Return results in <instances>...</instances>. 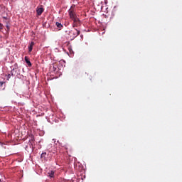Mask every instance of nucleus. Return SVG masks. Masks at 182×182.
<instances>
[{"label": "nucleus", "mask_w": 182, "mask_h": 182, "mask_svg": "<svg viewBox=\"0 0 182 182\" xmlns=\"http://www.w3.org/2000/svg\"><path fill=\"white\" fill-rule=\"evenodd\" d=\"M45 155H46V152H44V153L41 154V157H44Z\"/></svg>", "instance_id": "15"}, {"label": "nucleus", "mask_w": 182, "mask_h": 182, "mask_svg": "<svg viewBox=\"0 0 182 182\" xmlns=\"http://www.w3.org/2000/svg\"><path fill=\"white\" fill-rule=\"evenodd\" d=\"M25 62L27 63L28 66L31 67V61L28 60V57H25Z\"/></svg>", "instance_id": "8"}, {"label": "nucleus", "mask_w": 182, "mask_h": 182, "mask_svg": "<svg viewBox=\"0 0 182 182\" xmlns=\"http://www.w3.org/2000/svg\"><path fill=\"white\" fill-rule=\"evenodd\" d=\"M0 84H1V85H2V82H0Z\"/></svg>", "instance_id": "17"}, {"label": "nucleus", "mask_w": 182, "mask_h": 182, "mask_svg": "<svg viewBox=\"0 0 182 182\" xmlns=\"http://www.w3.org/2000/svg\"><path fill=\"white\" fill-rule=\"evenodd\" d=\"M57 68L58 67L54 64H52L50 66V70L52 72H56Z\"/></svg>", "instance_id": "6"}, {"label": "nucleus", "mask_w": 182, "mask_h": 182, "mask_svg": "<svg viewBox=\"0 0 182 182\" xmlns=\"http://www.w3.org/2000/svg\"><path fill=\"white\" fill-rule=\"evenodd\" d=\"M37 15L41 16L42 15L43 10V8H39L38 9H37Z\"/></svg>", "instance_id": "7"}, {"label": "nucleus", "mask_w": 182, "mask_h": 182, "mask_svg": "<svg viewBox=\"0 0 182 182\" xmlns=\"http://www.w3.org/2000/svg\"><path fill=\"white\" fill-rule=\"evenodd\" d=\"M73 21V28H75V27H77L80 25V21L78 19H72Z\"/></svg>", "instance_id": "3"}, {"label": "nucleus", "mask_w": 182, "mask_h": 182, "mask_svg": "<svg viewBox=\"0 0 182 182\" xmlns=\"http://www.w3.org/2000/svg\"><path fill=\"white\" fill-rule=\"evenodd\" d=\"M56 26H57V28H63V25L60 24V23H59V22H56Z\"/></svg>", "instance_id": "9"}, {"label": "nucleus", "mask_w": 182, "mask_h": 182, "mask_svg": "<svg viewBox=\"0 0 182 182\" xmlns=\"http://www.w3.org/2000/svg\"><path fill=\"white\" fill-rule=\"evenodd\" d=\"M4 28V26L0 23V30H2Z\"/></svg>", "instance_id": "12"}, {"label": "nucleus", "mask_w": 182, "mask_h": 182, "mask_svg": "<svg viewBox=\"0 0 182 182\" xmlns=\"http://www.w3.org/2000/svg\"><path fill=\"white\" fill-rule=\"evenodd\" d=\"M4 18L6 19V20H7V18H6V17H4Z\"/></svg>", "instance_id": "16"}, {"label": "nucleus", "mask_w": 182, "mask_h": 182, "mask_svg": "<svg viewBox=\"0 0 182 182\" xmlns=\"http://www.w3.org/2000/svg\"><path fill=\"white\" fill-rule=\"evenodd\" d=\"M7 77H8V80H9L10 77H12L11 74H8Z\"/></svg>", "instance_id": "13"}, {"label": "nucleus", "mask_w": 182, "mask_h": 182, "mask_svg": "<svg viewBox=\"0 0 182 182\" xmlns=\"http://www.w3.org/2000/svg\"><path fill=\"white\" fill-rule=\"evenodd\" d=\"M79 35H80V31L75 28L68 31V36H70V39L71 41L75 39L76 37L79 36Z\"/></svg>", "instance_id": "1"}, {"label": "nucleus", "mask_w": 182, "mask_h": 182, "mask_svg": "<svg viewBox=\"0 0 182 182\" xmlns=\"http://www.w3.org/2000/svg\"><path fill=\"white\" fill-rule=\"evenodd\" d=\"M6 30L9 31V26L8 24H6Z\"/></svg>", "instance_id": "14"}, {"label": "nucleus", "mask_w": 182, "mask_h": 182, "mask_svg": "<svg viewBox=\"0 0 182 182\" xmlns=\"http://www.w3.org/2000/svg\"><path fill=\"white\" fill-rule=\"evenodd\" d=\"M34 45H35V43L33 42L30 43L29 46H28V50L29 53H31V50H33V47Z\"/></svg>", "instance_id": "4"}, {"label": "nucleus", "mask_w": 182, "mask_h": 182, "mask_svg": "<svg viewBox=\"0 0 182 182\" xmlns=\"http://www.w3.org/2000/svg\"><path fill=\"white\" fill-rule=\"evenodd\" d=\"M68 15H70V18L72 20L79 19L78 18H76V14L73 11V10H71V9L68 10Z\"/></svg>", "instance_id": "2"}, {"label": "nucleus", "mask_w": 182, "mask_h": 182, "mask_svg": "<svg viewBox=\"0 0 182 182\" xmlns=\"http://www.w3.org/2000/svg\"><path fill=\"white\" fill-rule=\"evenodd\" d=\"M16 74H17V68H14L11 71V74L12 77H15Z\"/></svg>", "instance_id": "5"}, {"label": "nucleus", "mask_w": 182, "mask_h": 182, "mask_svg": "<svg viewBox=\"0 0 182 182\" xmlns=\"http://www.w3.org/2000/svg\"><path fill=\"white\" fill-rule=\"evenodd\" d=\"M48 176L53 178L54 176V171H51L50 173H48Z\"/></svg>", "instance_id": "10"}, {"label": "nucleus", "mask_w": 182, "mask_h": 182, "mask_svg": "<svg viewBox=\"0 0 182 182\" xmlns=\"http://www.w3.org/2000/svg\"><path fill=\"white\" fill-rule=\"evenodd\" d=\"M4 9V6L0 5V12Z\"/></svg>", "instance_id": "11"}, {"label": "nucleus", "mask_w": 182, "mask_h": 182, "mask_svg": "<svg viewBox=\"0 0 182 182\" xmlns=\"http://www.w3.org/2000/svg\"><path fill=\"white\" fill-rule=\"evenodd\" d=\"M0 182H1V179H0Z\"/></svg>", "instance_id": "18"}]
</instances>
